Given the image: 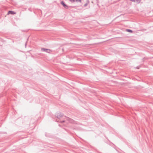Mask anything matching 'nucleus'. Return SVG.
<instances>
[{"label":"nucleus","instance_id":"obj_16","mask_svg":"<svg viewBox=\"0 0 153 153\" xmlns=\"http://www.w3.org/2000/svg\"><path fill=\"white\" fill-rule=\"evenodd\" d=\"M28 10H30L29 9H28Z\"/></svg>","mask_w":153,"mask_h":153},{"label":"nucleus","instance_id":"obj_2","mask_svg":"<svg viewBox=\"0 0 153 153\" xmlns=\"http://www.w3.org/2000/svg\"><path fill=\"white\" fill-rule=\"evenodd\" d=\"M63 114L60 112L56 114V116L58 118H60L62 117Z\"/></svg>","mask_w":153,"mask_h":153},{"label":"nucleus","instance_id":"obj_12","mask_svg":"<svg viewBox=\"0 0 153 153\" xmlns=\"http://www.w3.org/2000/svg\"><path fill=\"white\" fill-rule=\"evenodd\" d=\"M65 122V121H64V120H63V121H61V123H63V122Z\"/></svg>","mask_w":153,"mask_h":153},{"label":"nucleus","instance_id":"obj_3","mask_svg":"<svg viewBox=\"0 0 153 153\" xmlns=\"http://www.w3.org/2000/svg\"><path fill=\"white\" fill-rule=\"evenodd\" d=\"M61 4L65 8L68 9V6L65 4L63 1H61Z\"/></svg>","mask_w":153,"mask_h":153},{"label":"nucleus","instance_id":"obj_4","mask_svg":"<svg viewBox=\"0 0 153 153\" xmlns=\"http://www.w3.org/2000/svg\"><path fill=\"white\" fill-rule=\"evenodd\" d=\"M15 13H16L13 11H9L8 12L7 14H15Z\"/></svg>","mask_w":153,"mask_h":153},{"label":"nucleus","instance_id":"obj_14","mask_svg":"<svg viewBox=\"0 0 153 153\" xmlns=\"http://www.w3.org/2000/svg\"><path fill=\"white\" fill-rule=\"evenodd\" d=\"M28 10H30L29 9H28Z\"/></svg>","mask_w":153,"mask_h":153},{"label":"nucleus","instance_id":"obj_9","mask_svg":"<svg viewBox=\"0 0 153 153\" xmlns=\"http://www.w3.org/2000/svg\"><path fill=\"white\" fill-rule=\"evenodd\" d=\"M137 2H138V3H140V0H135Z\"/></svg>","mask_w":153,"mask_h":153},{"label":"nucleus","instance_id":"obj_13","mask_svg":"<svg viewBox=\"0 0 153 153\" xmlns=\"http://www.w3.org/2000/svg\"><path fill=\"white\" fill-rule=\"evenodd\" d=\"M137 68H138L137 67Z\"/></svg>","mask_w":153,"mask_h":153},{"label":"nucleus","instance_id":"obj_1","mask_svg":"<svg viewBox=\"0 0 153 153\" xmlns=\"http://www.w3.org/2000/svg\"><path fill=\"white\" fill-rule=\"evenodd\" d=\"M41 50L42 51L46 52L49 53H50L51 52V51L50 49H48L42 48Z\"/></svg>","mask_w":153,"mask_h":153},{"label":"nucleus","instance_id":"obj_11","mask_svg":"<svg viewBox=\"0 0 153 153\" xmlns=\"http://www.w3.org/2000/svg\"><path fill=\"white\" fill-rule=\"evenodd\" d=\"M76 1H78L80 2L81 1V0H75Z\"/></svg>","mask_w":153,"mask_h":153},{"label":"nucleus","instance_id":"obj_6","mask_svg":"<svg viewBox=\"0 0 153 153\" xmlns=\"http://www.w3.org/2000/svg\"><path fill=\"white\" fill-rule=\"evenodd\" d=\"M67 119L69 120V121L71 122H72V121H73V120L70 118H69L68 117H67Z\"/></svg>","mask_w":153,"mask_h":153},{"label":"nucleus","instance_id":"obj_15","mask_svg":"<svg viewBox=\"0 0 153 153\" xmlns=\"http://www.w3.org/2000/svg\"><path fill=\"white\" fill-rule=\"evenodd\" d=\"M28 10H30L29 9H28Z\"/></svg>","mask_w":153,"mask_h":153},{"label":"nucleus","instance_id":"obj_7","mask_svg":"<svg viewBox=\"0 0 153 153\" xmlns=\"http://www.w3.org/2000/svg\"><path fill=\"white\" fill-rule=\"evenodd\" d=\"M89 3V1H88V2L84 4V6L85 7L87 6Z\"/></svg>","mask_w":153,"mask_h":153},{"label":"nucleus","instance_id":"obj_10","mask_svg":"<svg viewBox=\"0 0 153 153\" xmlns=\"http://www.w3.org/2000/svg\"><path fill=\"white\" fill-rule=\"evenodd\" d=\"M131 1L133 2H135V0H131Z\"/></svg>","mask_w":153,"mask_h":153},{"label":"nucleus","instance_id":"obj_5","mask_svg":"<svg viewBox=\"0 0 153 153\" xmlns=\"http://www.w3.org/2000/svg\"><path fill=\"white\" fill-rule=\"evenodd\" d=\"M126 31L129 33H132L133 32V31L130 29H127L126 30Z\"/></svg>","mask_w":153,"mask_h":153},{"label":"nucleus","instance_id":"obj_8","mask_svg":"<svg viewBox=\"0 0 153 153\" xmlns=\"http://www.w3.org/2000/svg\"><path fill=\"white\" fill-rule=\"evenodd\" d=\"M69 1L71 2H74L75 1V0H69Z\"/></svg>","mask_w":153,"mask_h":153}]
</instances>
